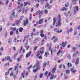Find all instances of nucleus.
<instances>
[{
	"label": "nucleus",
	"mask_w": 80,
	"mask_h": 80,
	"mask_svg": "<svg viewBox=\"0 0 80 80\" xmlns=\"http://www.w3.org/2000/svg\"><path fill=\"white\" fill-rule=\"evenodd\" d=\"M40 36L42 38L44 37V34L43 33V30H41L40 32Z\"/></svg>",
	"instance_id": "obj_14"
},
{
	"label": "nucleus",
	"mask_w": 80,
	"mask_h": 80,
	"mask_svg": "<svg viewBox=\"0 0 80 80\" xmlns=\"http://www.w3.org/2000/svg\"><path fill=\"white\" fill-rule=\"evenodd\" d=\"M62 29L60 30H58V31H56V33H62Z\"/></svg>",
	"instance_id": "obj_24"
},
{
	"label": "nucleus",
	"mask_w": 80,
	"mask_h": 80,
	"mask_svg": "<svg viewBox=\"0 0 80 80\" xmlns=\"http://www.w3.org/2000/svg\"><path fill=\"white\" fill-rule=\"evenodd\" d=\"M50 55V54L48 52H45V57H47V55Z\"/></svg>",
	"instance_id": "obj_19"
},
{
	"label": "nucleus",
	"mask_w": 80,
	"mask_h": 80,
	"mask_svg": "<svg viewBox=\"0 0 80 80\" xmlns=\"http://www.w3.org/2000/svg\"><path fill=\"white\" fill-rule=\"evenodd\" d=\"M74 15H75L76 14V10L77 11L78 10V6L74 7Z\"/></svg>",
	"instance_id": "obj_5"
},
{
	"label": "nucleus",
	"mask_w": 80,
	"mask_h": 80,
	"mask_svg": "<svg viewBox=\"0 0 80 80\" xmlns=\"http://www.w3.org/2000/svg\"><path fill=\"white\" fill-rule=\"evenodd\" d=\"M62 53V51H61V50H59V51L57 53V55H59V54L60 53Z\"/></svg>",
	"instance_id": "obj_26"
},
{
	"label": "nucleus",
	"mask_w": 80,
	"mask_h": 80,
	"mask_svg": "<svg viewBox=\"0 0 80 80\" xmlns=\"http://www.w3.org/2000/svg\"><path fill=\"white\" fill-rule=\"evenodd\" d=\"M28 23V19H26V20L24 21V26H26Z\"/></svg>",
	"instance_id": "obj_9"
},
{
	"label": "nucleus",
	"mask_w": 80,
	"mask_h": 80,
	"mask_svg": "<svg viewBox=\"0 0 80 80\" xmlns=\"http://www.w3.org/2000/svg\"><path fill=\"white\" fill-rule=\"evenodd\" d=\"M43 20H44V19L43 18H42L39 19V22L37 21L36 22V24L38 25V24H42V23L43 22Z\"/></svg>",
	"instance_id": "obj_4"
},
{
	"label": "nucleus",
	"mask_w": 80,
	"mask_h": 80,
	"mask_svg": "<svg viewBox=\"0 0 80 80\" xmlns=\"http://www.w3.org/2000/svg\"><path fill=\"white\" fill-rule=\"evenodd\" d=\"M36 35V34L35 33L32 32L31 33V36H32V35Z\"/></svg>",
	"instance_id": "obj_42"
},
{
	"label": "nucleus",
	"mask_w": 80,
	"mask_h": 80,
	"mask_svg": "<svg viewBox=\"0 0 80 80\" xmlns=\"http://www.w3.org/2000/svg\"><path fill=\"white\" fill-rule=\"evenodd\" d=\"M9 2V1L8 0H7L6 2V5H8V2Z\"/></svg>",
	"instance_id": "obj_40"
},
{
	"label": "nucleus",
	"mask_w": 80,
	"mask_h": 80,
	"mask_svg": "<svg viewBox=\"0 0 80 80\" xmlns=\"http://www.w3.org/2000/svg\"><path fill=\"white\" fill-rule=\"evenodd\" d=\"M54 39H55V36H54L52 37V40H54Z\"/></svg>",
	"instance_id": "obj_61"
},
{
	"label": "nucleus",
	"mask_w": 80,
	"mask_h": 80,
	"mask_svg": "<svg viewBox=\"0 0 80 80\" xmlns=\"http://www.w3.org/2000/svg\"><path fill=\"white\" fill-rule=\"evenodd\" d=\"M20 60H22V59L21 58H18L17 60V62H18L19 61H20Z\"/></svg>",
	"instance_id": "obj_33"
},
{
	"label": "nucleus",
	"mask_w": 80,
	"mask_h": 80,
	"mask_svg": "<svg viewBox=\"0 0 80 80\" xmlns=\"http://www.w3.org/2000/svg\"><path fill=\"white\" fill-rule=\"evenodd\" d=\"M79 62V58H78L76 59V62H75V64L76 65H78V62Z\"/></svg>",
	"instance_id": "obj_16"
},
{
	"label": "nucleus",
	"mask_w": 80,
	"mask_h": 80,
	"mask_svg": "<svg viewBox=\"0 0 80 80\" xmlns=\"http://www.w3.org/2000/svg\"><path fill=\"white\" fill-rule=\"evenodd\" d=\"M19 31L20 32H22V31H23V28H19Z\"/></svg>",
	"instance_id": "obj_27"
},
{
	"label": "nucleus",
	"mask_w": 80,
	"mask_h": 80,
	"mask_svg": "<svg viewBox=\"0 0 80 80\" xmlns=\"http://www.w3.org/2000/svg\"><path fill=\"white\" fill-rule=\"evenodd\" d=\"M63 60L61 59V60H58V63H60V62H62V61Z\"/></svg>",
	"instance_id": "obj_53"
},
{
	"label": "nucleus",
	"mask_w": 80,
	"mask_h": 80,
	"mask_svg": "<svg viewBox=\"0 0 80 80\" xmlns=\"http://www.w3.org/2000/svg\"><path fill=\"white\" fill-rule=\"evenodd\" d=\"M21 75L22 76L23 78H25V77H24V75H25V72H23L21 73Z\"/></svg>",
	"instance_id": "obj_29"
},
{
	"label": "nucleus",
	"mask_w": 80,
	"mask_h": 80,
	"mask_svg": "<svg viewBox=\"0 0 80 80\" xmlns=\"http://www.w3.org/2000/svg\"><path fill=\"white\" fill-rule=\"evenodd\" d=\"M30 48V46L28 45H26V48L27 50H28Z\"/></svg>",
	"instance_id": "obj_22"
},
{
	"label": "nucleus",
	"mask_w": 80,
	"mask_h": 80,
	"mask_svg": "<svg viewBox=\"0 0 80 80\" xmlns=\"http://www.w3.org/2000/svg\"><path fill=\"white\" fill-rule=\"evenodd\" d=\"M44 41H45V40H44V39H43L42 41L41 45H43V42H44Z\"/></svg>",
	"instance_id": "obj_51"
},
{
	"label": "nucleus",
	"mask_w": 80,
	"mask_h": 80,
	"mask_svg": "<svg viewBox=\"0 0 80 80\" xmlns=\"http://www.w3.org/2000/svg\"><path fill=\"white\" fill-rule=\"evenodd\" d=\"M70 71L69 70H67L66 71V73L68 74H69V73H70Z\"/></svg>",
	"instance_id": "obj_34"
},
{
	"label": "nucleus",
	"mask_w": 80,
	"mask_h": 80,
	"mask_svg": "<svg viewBox=\"0 0 80 80\" xmlns=\"http://www.w3.org/2000/svg\"><path fill=\"white\" fill-rule=\"evenodd\" d=\"M33 8H32L31 10V12H33Z\"/></svg>",
	"instance_id": "obj_63"
},
{
	"label": "nucleus",
	"mask_w": 80,
	"mask_h": 80,
	"mask_svg": "<svg viewBox=\"0 0 80 80\" xmlns=\"http://www.w3.org/2000/svg\"><path fill=\"white\" fill-rule=\"evenodd\" d=\"M4 60H9V61H10V62H12V60L10 59V57H9V56H8L7 57H6L4 59Z\"/></svg>",
	"instance_id": "obj_11"
},
{
	"label": "nucleus",
	"mask_w": 80,
	"mask_h": 80,
	"mask_svg": "<svg viewBox=\"0 0 80 80\" xmlns=\"http://www.w3.org/2000/svg\"><path fill=\"white\" fill-rule=\"evenodd\" d=\"M38 48V46H35L34 47V51H35L36 50H37V48Z\"/></svg>",
	"instance_id": "obj_45"
},
{
	"label": "nucleus",
	"mask_w": 80,
	"mask_h": 80,
	"mask_svg": "<svg viewBox=\"0 0 80 80\" xmlns=\"http://www.w3.org/2000/svg\"><path fill=\"white\" fill-rule=\"evenodd\" d=\"M28 37H29V35H28L27 36H25L24 37V40L23 41V42H24L25 41V40H27V41H26V43L25 45L26 46V45H27V44L28 43Z\"/></svg>",
	"instance_id": "obj_3"
},
{
	"label": "nucleus",
	"mask_w": 80,
	"mask_h": 80,
	"mask_svg": "<svg viewBox=\"0 0 80 80\" xmlns=\"http://www.w3.org/2000/svg\"><path fill=\"white\" fill-rule=\"evenodd\" d=\"M23 16H21V17H20V18H19V20H21H21H22L23 19Z\"/></svg>",
	"instance_id": "obj_31"
},
{
	"label": "nucleus",
	"mask_w": 80,
	"mask_h": 80,
	"mask_svg": "<svg viewBox=\"0 0 80 80\" xmlns=\"http://www.w3.org/2000/svg\"><path fill=\"white\" fill-rule=\"evenodd\" d=\"M54 30L55 32H57V31H58V29L57 28H55L54 29Z\"/></svg>",
	"instance_id": "obj_43"
},
{
	"label": "nucleus",
	"mask_w": 80,
	"mask_h": 80,
	"mask_svg": "<svg viewBox=\"0 0 80 80\" xmlns=\"http://www.w3.org/2000/svg\"><path fill=\"white\" fill-rule=\"evenodd\" d=\"M65 7L62 8L60 9V10L61 11H63L65 10Z\"/></svg>",
	"instance_id": "obj_32"
},
{
	"label": "nucleus",
	"mask_w": 80,
	"mask_h": 80,
	"mask_svg": "<svg viewBox=\"0 0 80 80\" xmlns=\"http://www.w3.org/2000/svg\"><path fill=\"white\" fill-rule=\"evenodd\" d=\"M50 75H51V72H50L48 74L47 79H48V77H49V76H50Z\"/></svg>",
	"instance_id": "obj_52"
},
{
	"label": "nucleus",
	"mask_w": 80,
	"mask_h": 80,
	"mask_svg": "<svg viewBox=\"0 0 80 80\" xmlns=\"http://www.w3.org/2000/svg\"><path fill=\"white\" fill-rule=\"evenodd\" d=\"M38 58H39V59H42V57L41 56H38Z\"/></svg>",
	"instance_id": "obj_62"
},
{
	"label": "nucleus",
	"mask_w": 80,
	"mask_h": 80,
	"mask_svg": "<svg viewBox=\"0 0 80 80\" xmlns=\"http://www.w3.org/2000/svg\"><path fill=\"white\" fill-rule=\"evenodd\" d=\"M42 77H43V74L41 73L40 75V78H42Z\"/></svg>",
	"instance_id": "obj_48"
},
{
	"label": "nucleus",
	"mask_w": 80,
	"mask_h": 80,
	"mask_svg": "<svg viewBox=\"0 0 80 80\" xmlns=\"http://www.w3.org/2000/svg\"><path fill=\"white\" fill-rule=\"evenodd\" d=\"M54 77V76L53 74H51L50 77V80H53V78Z\"/></svg>",
	"instance_id": "obj_23"
},
{
	"label": "nucleus",
	"mask_w": 80,
	"mask_h": 80,
	"mask_svg": "<svg viewBox=\"0 0 80 80\" xmlns=\"http://www.w3.org/2000/svg\"><path fill=\"white\" fill-rule=\"evenodd\" d=\"M78 54V56H79L80 55V52H79L78 51H77L76 52V54H73V57H75L76 55Z\"/></svg>",
	"instance_id": "obj_10"
},
{
	"label": "nucleus",
	"mask_w": 80,
	"mask_h": 80,
	"mask_svg": "<svg viewBox=\"0 0 80 80\" xmlns=\"http://www.w3.org/2000/svg\"><path fill=\"white\" fill-rule=\"evenodd\" d=\"M17 9L18 10H20V6H18L17 7Z\"/></svg>",
	"instance_id": "obj_54"
},
{
	"label": "nucleus",
	"mask_w": 80,
	"mask_h": 80,
	"mask_svg": "<svg viewBox=\"0 0 80 80\" xmlns=\"http://www.w3.org/2000/svg\"><path fill=\"white\" fill-rule=\"evenodd\" d=\"M71 70L73 73H75V72H77V70L74 69V68H71Z\"/></svg>",
	"instance_id": "obj_7"
},
{
	"label": "nucleus",
	"mask_w": 80,
	"mask_h": 80,
	"mask_svg": "<svg viewBox=\"0 0 80 80\" xmlns=\"http://www.w3.org/2000/svg\"><path fill=\"white\" fill-rule=\"evenodd\" d=\"M32 65H31L30 67H28V70H29V72H30V68H32Z\"/></svg>",
	"instance_id": "obj_38"
},
{
	"label": "nucleus",
	"mask_w": 80,
	"mask_h": 80,
	"mask_svg": "<svg viewBox=\"0 0 80 80\" xmlns=\"http://www.w3.org/2000/svg\"><path fill=\"white\" fill-rule=\"evenodd\" d=\"M44 12L46 14H47L48 13V11L47 9H45L44 10Z\"/></svg>",
	"instance_id": "obj_41"
},
{
	"label": "nucleus",
	"mask_w": 80,
	"mask_h": 80,
	"mask_svg": "<svg viewBox=\"0 0 80 80\" xmlns=\"http://www.w3.org/2000/svg\"><path fill=\"white\" fill-rule=\"evenodd\" d=\"M10 77H12V76H13V71H12L11 72V73L10 74Z\"/></svg>",
	"instance_id": "obj_30"
},
{
	"label": "nucleus",
	"mask_w": 80,
	"mask_h": 80,
	"mask_svg": "<svg viewBox=\"0 0 80 80\" xmlns=\"http://www.w3.org/2000/svg\"><path fill=\"white\" fill-rule=\"evenodd\" d=\"M40 55V52L39 51H38L37 52V56H38Z\"/></svg>",
	"instance_id": "obj_58"
},
{
	"label": "nucleus",
	"mask_w": 80,
	"mask_h": 80,
	"mask_svg": "<svg viewBox=\"0 0 80 80\" xmlns=\"http://www.w3.org/2000/svg\"><path fill=\"white\" fill-rule=\"evenodd\" d=\"M21 20H17L16 21V23L17 25H18V24H19V23H21Z\"/></svg>",
	"instance_id": "obj_17"
},
{
	"label": "nucleus",
	"mask_w": 80,
	"mask_h": 80,
	"mask_svg": "<svg viewBox=\"0 0 80 80\" xmlns=\"http://www.w3.org/2000/svg\"><path fill=\"white\" fill-rule=\"evenodd\" d=\"M58 18H59V20H58V23H57L56 24V27H57L58 26H60L61 24V18H60V15H59L58 16Z\"/></svg>",
	"instance_id": "obj_2"
},
{
	"label": "nucleus",
	"mask_w": 80,
	"mask_h": 80,
	"mask_svg": "<svg viewBox=\"0 0 80 80\" xmlns=\"http://www.w3.org/2000/svg\"><path fill=\"white\" fill-rule=\"evenodd\" d=\"M72 31L73 29L72 28H71L69 29V32H70V33H71V32H72Z\"/></svg>",
	"instance_id": "obj_49"
},
{
	"label": "nucleus",
	"mask_w": 80,
	"mask_h": 80,
	"mask_svg": "<svg viewBox=\"0 0 80 80\" xmlns=\"http://www.w3.org/2000/svg\"><path fill=\"white\" fill-rule=\"evenodd\" d=\"M16 30H17V28H12L13 31H15Z\"/></svg>",
	"instance_id": "obj_59"
},
{
	"label": "nucleus",
	"mask_w": 80,
	"mask_h": 80,
	"mask_svg": "<svg viewBox=\"0 0 80 80\" xmlns=\"http://www.w3.org/2000/svg\"><path fill=\"white\" fill-rule=\"evenodd\" d=\"M67 43V42L66 41L65 42V43L64 42H63L62 43V46L63 47H65V45Z\"/></svg>",
	"instance_id": "obj_18"
},
{
	"label": "nucleus",
	"mask_w": 80,
	"mask_h": 80,
	"mask_svg": "<svg viewBox=\"0 0 80 80\" xmlns=\"http://www.w3.org/2000/svg\"><path fill=\"white\" fill-rule=\"evenodd\" d=\"M15 10H13L12 12V16H13L14 17V16H15V11H15Z\"/></svg>",
	"instance_id": "obj_21"
},
{
	"label": "nucleus",
	"mask_w": 80,
	"mask_h": 80,
	"mask_svg": "<svg viewBox=\"0 0 80 80\" xmlns=\"http://www.w3.org/2000/svg\"><path fill=\"white\" fill-rule=\"evenodd\" d=\"M73 3H74L73 4L75 5V3H76V1L75 0H72Z\"/></svg>",
	"instance_id": "obj_57"
},
{
	"label": "nucleus",
	"mask_w": 80,
	"mask_h": 80,
	"mask_svg": "<svg viewBox=\"0 0 80 80\" xmlns=\"http://www.w3.org/2000/svg\"><path fill=\"white\" fill-rule=\"evenodd\" d=\"M32 53V51H30L26 55V58H28L30 56V55H31V53Z\"/></svg>",
	"instance_id": "obj_8"
},
{
	"label": "nucleus",
	"mask_w": 80,
	"mask_h": 80,
	"mask_svg": "<svg viewBox=\"0 0 80 80\" xmlns=\"http://www.w3.org/2000/svg\"><path fill=\"white\" fill-rule=\"evenodd\" d=\"M36 62H37L36 67V69H34L33 70V72L34 73H36L37 72V71L38 70V69H40V62L38 60H36Z\"/></svg>",
	"instance_id": "obj_1"
},
{
	"label": "nucleus",
	"mask_w": 80,
	"mask_h": 80,
	"mask_svg": "<svg viewBox=\"0 0 80 80\" xmlns=\"http://www.w3.org/2000/svg\"><path fill=\"white\" fill-rule=\"evenodd\" d=\"M75 47H73L72 48V52H75Z\"/></svg>",
	"instance_id": "obj_50"
},
{
	"label": "nucleus",
	"mask_w": 80,
	"mask_h": 80,
	"mask_svg": "<svg viewBox=\"0 0 80 80\" xmlns=\"http://www.w3.org/2000/svg\"><path fill=\"white\" fill-rule=\"evenodd\" d=\"M27 4H28V2H24V6H27Z\"/></svg>",
	"instance_id": "obj_44"
},
{
	"label": "nucleus",
	"mask_w": 80,
	"mask_h": 80,
	"mask_svg": "<svg viewBox=\"0 0 80 80\" xmlns=\"http://www.w3.org/2000/svg\"><path fill=\"white\" fill-rule=\"evenodd\" d=\"M53 22L52 25H54L55 24V23L56 22V19H55V18H54L53 19Z\"/></svg>",
	"instance_id": "obj_20"
},
{
	"label": "nucleus",
	"mask_w": 80,
	"mask_h": 80,
	"mask_svg": "<svg viewBox=\"0 0 80 80\" xmlns=\"http://www.w3.org/2000/svg\"><path fill=\"white\" fill-rule=\"evenodd\" d=\"M16 75L18 74V69H17V70L16 72Z\"/></svg>",
	"instance_id": "obj_55"
},
{
	"label": "nucleus",
	"mask_w": 80,
	"mask_h": 80,
	"mask_svg": "<svg viewBox=\"0 0 80 80\" xmlns=\"http://www.w3.org/2000/svg\"><path fill=\"white\" fill-rule=\"evenodd\" d=\"M68 67H72V64L71 63H68Z\"/></svg>",
	"instance_id": "obj_25"
},
{
	"label": "nucleus",
	"mask_w": 80,
	"mask_h": 80,
	"mask_svg": "<svg viewBox=\"0 0 80 80\" xmlns=\"http://www.w3.org/2000/svg\"><path fill=\"white\" fill-rule=\"evenodd\" d=\"M69 5V3L68 2H66L65 3V7H67L68 6V5Z\"/></svg>",
	"instance_id": "obj_28"
},
{
	"label": "nucleus",
	"mask_w": 80,
	"mask_h": 80,
	"mask_svg": "<svg viewBox=\"0 0 80 80\" xmlns=\"http://www.w3.org/2000/svg\"><path fill=\"white\" fill-rule=\"evenodd\" d=\"M40 53L41 54H43V53H44V51H43V50H40Z\"/></svg>",
	"instance_id": "obj_39"
},
{
	"label": "nucleus",
	"mask_w": 80,
	"mask_h": 80,
	"mask_svg": "<svg viewBox=\"0 0 80 80\" xmlns=\"http://www.w3.org/2000/svg\"><path fill=\"white\" fill-rule=\"evenodd\" d=\"M17 55H18V53H16L15 54L14 56V58H15Z\"/></svg>",
	"instance_id": "obj_47"
},
{
	"label": "nucleus",
	"mask_w": 80,
	"mask_h": 80,
	"mask_svg": "<svg viewBox=\"0 0 80 80\" xmlns=\"http://www.w3.org/2000/svg\"><path fill=\"white\" fill-rule=\"evenodd\" d=\"M56 68H57V66H56L55 67V68H53L52 71V73H55V70H56Z\"/></svg>",
	"instance_id": "obj_12"
},
{
	"label": "nucleus",
	"mask_w": 80,
	"mask_h": 80,
	"mask_svg": "<svg viewBox=\"0 0 80 80\" xmlns=\"http://www.w3.org/2000/svg\"><path fill=\"white\" fill-rule=\"evenodd\" d=\"M48 64H49V62H48V61L47 63L44 62L43 64V67L44 68H45V67H46L47 65H48Z\"/></svg>",
	"instance_id": "obj_13"
},
{
	"label": "nucleus",
	"mask_w": 80,
	"mask_h": 80,
	"mask_svg": "<svg viewBox=\"0 0 80 80\" xmlns=\"http://www.w3.org/2000/svg\"><path fill=\"white\" fill-rule=\"evenodd\" d=\"M48 71L44 73V75L45 76H47V74H48Z\"/></svg>",
	"instance_id": "obj_36"
},
{
	"label": "nucleus",
	"mask_w": 80,
	"mask_h": 80,
	"mask_svg": "<svg viewBox=\"0 0 80 80\" xmlns=\"http://www.w3.org/2000/svg\"><path fill=\"white\" fill-rule=\"evenodd\" d=\"M70 55L69 54H68V58L69 59H70Z\"/></svg>",
	"instance_id": "obj_60"
},
{
	"label": "nucleus",
	"mask_w": 80,
	"mask_h": 80,
	"mask_svg": "<svg viewBox=\"0 0 80 80\" xmlns=\"http://www.w3.org/2000/svg\"><path fill=\"white\" fill-rule=\"evenodd\" d=\"M10 35H13V31H10Z\"/></svg>",
	"instance_id": "obj_35"
},
{
	"label": "nucleus",
	"mask_w": 80,
	"mask_h": 80,
	"mask_svg": "<svg viewBox=\"0 0 80 80\" xmlns=\"http://www.w3.org/2000/svg\"><path fill=\"white\" fill-rule=\"evenodd\" d=\"M15 70H18V68H17V66H15Z\"/></svg>",
	"instance_id": "obj_56"
},
{
	"label": "nucleus",
	"mask_w": 80,
	"mask_h": 80,
	"mask_svg": "<svg viewBox=\"0 0 80 80\" xmlns=\"http://www.w3.org/2000/svg\"><path fill=\"white\" fill-rule=\"evenodd\" d=\"M37 39H36L35 40H34L33 41V43H37Z\"/></svg>",
	"instance_id": "obj_37"
},
{
	"label": "nucleus",
	"mask_w": 80,
	"mask_h": 80,
	"mask_svg": "<svg viewBox=\"0 0 80 80\" xmlns=\"http://www.w3.org/2000/svg\"><path fill=\"white\" fill-rule=\"evenodd\" d=\"M0 50H2V51H3V47H1L0 48Z\"/></svg>",
	"instance_id": "obj_64"
},
{
	"label": "nucleus",
	"mask_w": 80,
	"mask_h": 80,
	"mask_svg": "<svg viewBox=\"0 0 80 80\" xmlns=\"http://www.w3.org/2000/svg\"><path fill=\"white\" fill-rule=\"evenodd\" d=\"M42 13L43 11H38L37 12V14L39 15H41V14H42Z\"/></svg>",
	"instance_id": "obj_15"
},
{
	"label": "nucleus",
	"mask_w": 80,
	"mask_h": 80,
	"mask_svg": "<svg viewBox=\"0 0 80 80\" xmlns=\"http://www.w3.org/2000/svg\"><path fill=\"white\" fill-rule=\"evenodd\" d=\"M59 48V45H57V46H54L53 48V49L54 51H55L57 50V48L58 50Z\"/></svg>",
	"instance_id": "obj_6"
},
{
	"label": "nucleus",
	"mask_w": 80,
	"mask_h": 80,
	"mask_svg": "<svg viewBox=\"0 0 80 80\" xmlns=\"http://www.w3.org/2000/svg\"><path fill=\"white\" fill-rule=\"evenodd\" d=\"M58 40L57 39V38H56L54 39V40L53 41V42L54 43H55V42H57V41Z\"/></svg>",
	"instance_id": "obj_46"
}]
</instances>
